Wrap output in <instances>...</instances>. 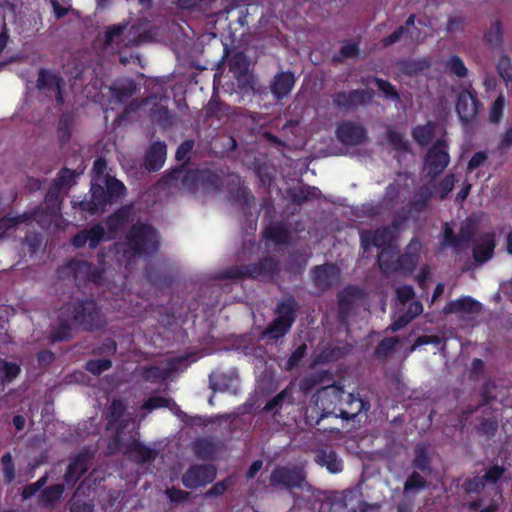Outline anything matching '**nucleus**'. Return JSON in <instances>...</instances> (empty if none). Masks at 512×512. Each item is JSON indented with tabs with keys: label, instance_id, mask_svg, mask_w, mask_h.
Segmentation results:
<instances>
[{
	"label": "nucleus",
	"instance_id": "1",
	"mask_svg": "<svg viewBox=\"0 0 512 512\" xmlns=\"http://www.w3.org/2000/svg\"><path fill=\"white\" fill-rule=\"evenodd\" d=\"M63 186L56 181L51 185L50 189L46 195V211L43 210H33L29 213H23L22 215H18L16 217H4L0 220V239L5 235V233L22 223H30L31 221H36L41 228L49 229L52 223H56L59 219L58 211L59 201L58 194L60 189Z\"/></svg>",
	"mask_w": 512,
	"mask_h": 512
},
{
	"label": "nucleus",
	"instance_id": "2",
	"mask_svg": "<svg viewBox=\"0 0 512 512\" xmlns=\"http://www.w3.org/2000/svg\"><path fill=\"white\" fill-rule=\"evenodd\" d=\"M59 319L64 328L76 324L85 330L102 327L105 321L93 300L78 301L64 305L59 312Z\"/></svg>",
	"mask_w": 512,
	"mask_h": 512
},
{
	"label": "nucleus",
	"instance_id": "3",
	"mask_svg": "<svg viewBox=\"0 0 512 512\" xmlns=\"http://www.w3.org/2000/svg\"><path fill=\"white\" fill-rule=\"evenodd\" d=\"M158 245L159 239L155 229L149 225L137 223L131 227L126 241L116 244V252L117 254L123 253V256L130 258L154 252Z\"/></svg>",
	"mask_w": 512,
	"mask_h": 512
},
{
	"label": "nucleus",
	"instance_id": "4",
	"mask_svg": "<svg viewBox=\"0 0 512 512\" xmlns=\"http://www.w3.org/2000/svg\"><path fill=\"white\" fill-rule=\"evenodd\" d=\"M361 245L367 250L370 245L381 248L378 255V264L380 268L387 272L393 267L390 259L398 255V249L393 246L394 234L390 228L378 229L374 233L370 231H362L360 234Z\"/></svg>",
	"mask_w": 512,
	"mask_h": 512
},
{
	"label": "nucleus",
	"instance_id": "5",
	"mask_svg": "<svg viewBox=\"0 0 512 512\" xmlns=\"http://www.w3.org/2000/svg\"><path fill=\"white\" fill-rule=\"evenodd\" d=\"M344 395L345 391L343 388L337 385L326 386L318 390L314 396L315 407L312 408V413L320 411L322 413L316 423L329 415L338 417V407H340Z\"/></svg>",
	"mask_w": 512,
	"mask_h": 512
},
{
	"label": "nucleus",
	"instance_id": "6",
	"mask_svg": "<svg viewBox=\"0 0 512 512\" xmlns=\"http://www.w3.org/2000/svg\"><path fill=\"white\" fill-rule=\"evenodd\" d=\"M294 309V299H287L280 302L276 309L277 318L265 330L264 336H269L272 339H278L284 336L294 322Z\"/></svg>",
	"mask_w": 512,
	"mask_h": 512
},
{
	"label": "nucleus",
	"instance_id": "7",
	"mask_svg": "<svg viewBox=\"0 0 512 512\" xmlns=\"http://www.w3.org/2000/svg\"><path fill=\"white\" fill-rule=\"evenodd\" d=\"M123 427L117 428L115 442L117 443V449L122 450L129 458L138 461L146 462L155 458V450L141 444L135 435H130L129 438H125L122 432Z\"/></svg>",
	"mask_w": 512,
	"mask_h": 512
},
{
	"label": "nucleus",
	"instance_id": "8",
	"mask_svg": "<svg viewBox=\"0 0 512 512\" xmlns=\"http://www.w3.org/2000/svg\"><path fill=\"white\" fill-rule=\"evenodd\" d=\"M219 177L210 170L189 171L182 178V185L188 192L196 193L199 190L206 192L218 187Z\"/></svg>",
	"mask_w": 512,
	"mask_h": 512
},
{
	"label": "nucleus",
	"instance_id": "9",
	"mask_svg": "<svg viewBox=\"0 0 512 512\" xmlns=\"http://www.w3.org/2000/svg\"><path fill=\"white\" fill-rule=\"evenodd\" d=\"M306 475L300 468L277 467L270 475V485L280 489L304 487Z\"/></svg>",
	"mask_w": 512,
	"mask_h": 512
},
{
	"label": "nucleus",
	"instance_id": "10",
	"mask_svg": "<svg viewBox=\"0 0 512 512\" xmlns=\"http://www.w3.org/2000/svg\"><path fill=\"white\" fill-rule=\"evenodd\" d=\"M450 162L448 147L444 140H438L428 151L424 169L431 177L444 171Z\"/></svg>",
	"mask_w": 512,
	"mask_h": 512
},
{
	"label": "nucleus",
	"instance_id": "11",
	"mask_svg": "<svg viewBox=\"0 0 512 512\" xmlns=\"http://www.w3.org/2000/svg\"><path fill=\"white\" fill-rule=\"evenodd\" d=\"M480 107L476 92L466 89L459 93L456 111L463 123L473 122L477 118Z\"/></svg>",
	"mask_w": 512,
	"mask_h": 512
},
{
	"label": "nucleus",
	"instance_id": "12",
	"mask_svg": "<svg viewBox=\"0 0 512 512\" xmlns=\"http://www.w3.org/2000/svg\"><path fill=\"white\" fill-rule=\"evenodd\" d=\"M131 30L127 24H117L109 26L105 32L104 45L112 50H121L122 48L136 44V40L131 38Z\"/></svg>",
	"mask_w": 512,
	"mask_h": 512
},
{
	"label": "nucleus",
	"instance_id": "13",
	"mask_svg": "<svg viewBox=\"0 0 512 512\" xmlns=\"http://www.w3.org/2000/svg\"><path fill=\"white\" fill-rule=\"evenodd\" d=\"M64 81L60 75L53 71L40 70L37 79V88L49 97H55L58 103H63L62 87Z\"/></svg>",
	"mask_w": 512,
	"mask_h": 512
},
{
	"label": "nucleus",
	"instance_id": "14",
	"mask_svg": "<svg viewBox=\"0 0 512 512\" xmlns=\"http://www.w3.org/2000/svg\"><path fill=\"white\" fill-rule=\"evenodd\" d=\"M216 477V469L211 465L192 466L182 478L185 487L194 489L211 483Z\"/></svg>",
	"mask_w": 512,
	"mask_h": 512
},
{
	"label": "nucleus",
	"instance_id": "15",
	"mask_svg": "<svg viewBox=\"0 0 512 512\" xmlns=\"http://www.w3.org/2000/svg\"><path fill=\"white\" fill-rule=\"evenodd\" d=\"M474 233L475 224L471 221H466L461 225L458 236H455L449 225L445 224L443 245L451 246L460 252L468 245Z\"/></svg>",
	"mask_w": 512,
	"mask_h": 512
},
{
	"label": "nucleus",
	"instance_id": "16",
	"mask_svg": "<svg viewBox=\"0 0 512 512\" xmlns=\"http://www.w3.org/2000/svg\"><path fill=\"white\" fill-rule=\"evenodd\" d=\"M372 90H352L349 92H339L333 97L334 106L341 109H353L359 105L366 104L373 99Z\"/></svg>",
	"mask_w": 512,
	"mask_h": 512
},
{
	"label": "nucleus",
	"instance_id": "17",
	"mask_svg": "<svg viewBox=\"0 0 512 512\" xmlns=\"http://www.w3.org/2000/svg\"><path fill=\"white\" fill-rule=\"evenodd\" d=\"M336 136L343 144L359 145L366 140L367 132L360 124L352 121H344L338 125Z\"/></svg>",
	"mask_w": 512,
	"mask_h": 512
},
{
	"label": "nucleus",
	"instance_id": "18",
	"mask_svg": "<svg viewBox=\"0 0 512 512\" xmlns=\"http://www.w3.org/2000/svg\"><path fill=\"white\" fill-rule=\"evenodd\" d=\"M481 304L471 297L463 296L445 305V314H459L463 318H472L481 311Z\"/></svg>",
	"mask_w": 512,
	"mask_h": 512
},
{
	"label": "nucleus",
	"instance_id": "19",
	"mask_svg": "<svg viewBox=\"0 0 512 512\" xmlns=\"http://www.w3.org/2000/svg\"><path fill=\"white\" fill-rule=\"evenodd\" d=\"M91 198L90 200H84L79 203V206L82 210L88 211L90 213H96L99 211H103L107 203H111L109 201V195L107 190L98 183L94 181L91 184Z\"/></svg>",
	"mask_w": 512,
	"mask_h": 512
},
{
	"label": "nucleus",
	"instance_id": "20",
	"mask_svg": "<svg viewBox=\"0 0 512 512\" xmlns=\"http://www.w3.org/2000/svg\"><path fill=\"white\" fill-rule=\"evenodd\" d=\"M368 409V402L363 401L353 393H345L340 407H338V417L343 419H353L360 412L367 411Z\"/></svg>",
	"mask_w": 512,
	"mask_h": 512
},
{
	"label": "nucleus",
	"instance_id": "21",
	"mask_svg": "<svg viewBox=\"0 0 512 512\" xmlns=\"http://www.w3.org/2000/svg\"><path fill=\"white\" fill-rule=\"evenodd\" d=\"M495 235L494 233H484L479 236L473 248V258L477 263L488 261L494 253Z\"/></svg>",
	"mask_w": 512,
	"mask_h": 512
},
{
	"label": "nucleus",
	"instance_id": "22",
	"mask_svg": "<svg viewBox=\"0 0 512 512\" xmlns=\"http://www.w3.org/2000/svg\"><path fill=\"white\" fill-rule=\"evenodd\" d=\"M339 279V269L332 264L318 266L314 269V283L321 289H327Z\"/></svg>",
	"mask_w": 512,
	"mask_h": 512
},
{
	"label": "nucleus",
	"instance_id": "23",
	"mask_svg": "<svg viewBox=\"0 0 512 512\" xmlns=\"http://www.w3.org/2000/svg\"><path fill=\"white\" fill-rule=\"evenodd\" d=\"M295 84V77L291 72H281L275 75L271 84V92L277 99H283L289 95Z\"/></svg>",
	"mask_w": 512,
	"mask_h": 512
},
{
	"label": "nucleus",
	"instance_id": "24",
	"mask_svg": "<svg viewBox=\"0 0 512 512\" xmlns=\"http://www.w3.org/2000/svg\"><path fill=\"white\" fill-rule=\"evenodd\" d=\"M105 235L104 227L101 225H96L89 230H84L73 237L72 244L73 246L80 248L83 247L86 243L89 244L91 248H95L99 242L103 239Z\"/></svg>",
	"mask_w": 512,
	"mask_h": 512
},
{
	"label": "nucleus",
	"instance_id": "25",
	"mask_svg": "<svg viewBox=\"0 0 512 512\" xmlns=\"http://www.w3.org/2000/svg\"><path fill=\"white\" fill-rule=\"evenodd\" d=\"M166 159V145L164 142H155L149 148L145 157V166L148 170H159Z\"/></svg>",
	"mask_w": 512,
	"mask_h": 512
},
{
	"label": "nucleus",
	"instance_id": "26",
	"mask_svg": "<svg viewBox=\"0 0 512 512\" xmlns=\"http://www.w3.org/2000/svg\"><path fill=\"white\" fill-rule=\"evenodd\" d=\"M133 220L132 208L123 207L112 215L107 221L109 237H113L118 231H121L125 225Z\"/></svg>",
	"mask_w": 512,
	"mask_h": 512
},
{
	"label": "nucleus",
	"instance_id": "27",
	"mask_svg": "<svg viewBox=\"0 0 512 512\" xmlns=\"http://www.w3.org/2000/svg\"><path fill=\"white\" fill-rule=\"evenodd\" d=\"M210 387L215 391L235 390L238 375L235 371L230 374L212 373L210 375Z\"/></svg>",
	"mask_w": 512,
	"mask_h": 512
},
{
	"label": "nucleus",
	"instance_id": "28",
	"mask_svg": "<svg viewBox=\"0 0 512 512\" xmlns=\"http://www.w3.org/2000/svg\"><path fill=\"white\" fill-rule=\"evenodd\" d=\"M87 469L88 467L84 457L78 456L74 458L68 465L64 475L65 484L68 487L74 486Z\"/></svg>",
	"mask_w": 512,
	"mask_h": 512
},
{
	"label": "nucleus",
	"instance_id": "29",
	"mask_svg": "<svg viewBox=\"0 0 512 512\" xmlns=\"http://www.w3.org/2000/svg\"><path fill=\"white\" fill-rule=\"evenodd\" d=\"M69 268L74 272L78 280L97 281L100 276L98 272L86 261H72Z\"/></svg>",
	"mask_w": 512,
	"mask_h": 512
},
{
	"label": "nucleus",
	"instance_id": "30",
	"mask_svg": "<svg viewBox=\"0 0 512 512\" xmlns=\"http://www.w3.org/2000/svg\"><path fill=\"white\" fill-rule=\"evenodd\" d=\"M315 461L325 466L331 473H338L342 471V461L337 457L336 453L332 450H321L315 456Z\"/></svg>",
	"mask_w": 512,
	"mask_h": 512
},
{
	"label": "nucleus",
	"instance_id": "31",
	"mask_svg": "<svg viewBox=\"0 0 512 512\" xmlns=\"http://www.w3.org/2000/svg\"><path fill=\"white\" fill-rule=\"evenodd\" d=\"M503 474V470L495 466L488 470L485 475L482 478H474L473 480H469L465 485V490L467 492H476L480 489V487L484 486L483 479L490 481V482H496Z\"/></svg>",
	"mask_w": 512,
	"mask_h": 512
},
{
	"label": "nucleus",
	"instance_id": "32",
	"mask_svg": "<svg viewBox=\"0 0 512 512\" xmlns=\"http://www.w3.org/2000/svg\"><path fill=\"white\" fill-rule=\"evenodd\" d=\"M496 70L498 75L504 81L506 88L512 95V61L511 58L505 54H502L497 63Z\"/></svg>",
	"mask_w": 512,
	"mask_h": 512
},
{
	"label": "nucleus",
	"instance_id": "33",
	"mask_svg": "<svg viewBox=\"0 0 512 512\" xmlns=\"http://www.w3.org/2000/svg\"><path fill=\"white\" fill-rule=\"evenodd\" d=\"M363 292L357 287H348L339 295V306L342 313L350 309L358 300L362 299Z\"/></svg>",
	"mask_w": 512,
	"mask_h": 512
},
{
	"label": "nucleus",
	"instance_id": "34",
	"mask_svg": "<svg viewBox=\"0 0 512 512\" xmlns=\"http://www.w3.org/2000/svg\"><path fill=\"white\" fill-rule=\"evenodd\" d=\"M440 126L435 123L428 122L425 125L417 126L413 130V138L420 145H426L435 135L436 130H440Z\"/></svg>",
	"mask_w": 512,
	"mask_h": 512
},
{
	"label": "nucleus",
	"instance_id": "35",
	"mask_svg": "<svg viewBox=\"0 0 512 512\" xmlns=\"http://www.w3.org/2000/svg\"><path fill=\"white\" fill-rule=\"evenodd\" d=\"M249 67L247 57L242 52H236L229 58V69L235 78L244 76Z\"/></svg>",
	"mask_w": 512,
	"mask_h": 512
},
{
	"label": "nucleus",
	"instance_id": "36",
	"mask_svg": "<svg viewBox=\"0 0 512 512\" xmlns=\"http://www.w3.org/2000/svg\"><path fill=\"white\" fill-rule=\"evenodd\" d=\"M274 267V262L270 259H266L261 263V266L258 268L257 266H253L251 268L246 267L244 270H233L229 271L226 274V277L235 278V277H242V276H253L256 277L263 273V270L266 268L272 269Z\"/></svg>",
	"mask_w": 512,
	"mask_h": 512
},
{
	"label": "nucleus",
	"instance_id": "37",
	"mask_svg": "<svg viewBox=\"0 0 512 512\" xmlns=\"http://www.w3.org/2000/svg\"><path fill=\"white\" fill-rule=\"evenodd\" d=\"M20 371L21 368L18 364L0 359V379L2 381H12L19 375Z\"/></svg>",
	"mask_w": 512,
	"mask_h": 512
},
{
	"label": "nucleus",
	"instance_id": "38",
	"mask_svg": "<svg viewBox=\"0 0 512 512\" xmlns=\"http://www.w3.org/2000/svg\"><path fill=\"white\" fill-rule=\"evenodd\" d=\"M446 69L452 74L459 78H464L468 75V69L466 68L462 59L456 55L451 56L445 64Z\"/></svg>",
	"mask_w": 512,
	"mask_h": 512
},
{
	"label": "nucleus",
	"instance_id": "39",
	"mask_svg": "<svg viewBox=\"0 0 512 512\" xmlns=\"http://www.w3.org/2000/svg\"><path fill=\"white\" fill-rule=\"evenodd\" d=\"M420 249H421V243L415 239L411 240V242L409 243V245L406 248L405 254L401 257H397L396 262L398 264H403L405 259H408L409 263L411 265H415Z\"/></svg>",
	"mask_w": 512,
	"mask_h": 512
},
{
	"label": "nucleus",
	"instance_id": "40",
	"mask_svg": "<svg viewBox=\"0 0 512 512\" xmlns=\"http://www.w3.org/2000/svg\"><path fill=\"white\" fill-rule=\"evenodd\" d=\"M109 201H114L125 194L126 188L122 182L114 178L106 179Z\"/></svg>",
	"mask_w": 512,
	"mask_h": 512
},
{
	"label": "nucleus",
	"instance_id": "41",
	"mask_svg": "<svg viewBox=\"0 0 512 512\" xmlns=\"http://www.w3.org/2000/svg\"><path fill=\"white\" fill-rule=\"evenodd\" d=\"M505 106V98L503 94H499L489 109V120L492 123L500 122Z\"/></svg>",
	"mask_w": 512,
	"mask_h": 512
},
{
	"label": "nucleus",
	"instance_id": "42",
	"mask_svg": "<svg viewBox=\"0 0 512 512\" xmlns=\"http://www.w3.org/2000/svg\"><path fill=\"white\" fill-rule=\"evenodd\" d=\"M415 25V15H410L406 21V27H400L398 30L393 32L391 35L383 39L384 46H390L400 40L402 35L406 30H409V27H414Z\"/></svg>",
	"mask_w": 512,
	"mask_h": 512
},
{
	"label": "nucleus",
	"instance_id": "43",
	"mask_svg": "<svg viewBox=\"0 0 512 512\" xmlns=\"http://www.w3.org/2000/svg\"><path fill=\"white\" fill-rule=\"evenodd\" d=\"M487 43L492 47L500 46L502 42V31L499 22H494L485 34Z\"/></svg>",
	"mask_w": 512,
	"mask_h": 512
},
{
	"label": "nucleus",
	"instance_id": "44",
	"mask_svg": "<svg viewBox=\"0 0 512 512\" xmlns=\"http://www.w3.org/2000/svg\"><path fill=\"white\" fill-rule=\"evenodd\" d=\"M63 494V486L60 484H55L42 492V501L49 505L58 501Z\"/></svg>",
	"mask_w": 512,
	"mask_h": 512
},
{
	"label": "nucleus",
	"instance_id": "45",
	"mask_svg": "<svg viewBox=\"0 0 512 512\" xmlns=\"http://www.w3.org/2000/svg\"><path fill=\"white\" fill-rule=\"evenodd\" d=\"M124 413V406L121 401L114 400L109 407L108 429L117 424Z\"/></svg>",
	"mask_w": 512,
	"mask_h": 512
},
{
	"label": "nucleus",
	"instance_id": "46",
	"mask_svg": "<svg viewBox=\"0 0 512 512\" xmlns=\"http://www.w3.org/2000/svg\"><path fill=\"white\" fill-rule=\"evenodd\" d=\"M425 487L424 479L417 473L410 475L404 486V493L409 494L417 492Z\"/></svg>",
	"mask_w": 512,
	"mask_h": 512
},
{
	"label": "nucleus",
	"instance_id": "47",
	"mask_svg": "<svg viewBox=\"0 0 512 512\" xmlns=\"http://www.w3.org/2000/svg\"><path fill=\"white\" fill-rule=\"evenodd\" d=\"M373 82L376 84L378 89L384 94L386 98L395 101L399 100V94L392 84L379 78H374Z\"/></svg>",
	"mask_w": 512,
	"mask_h": 512
},
{
	"label": "nucleus",
	"instance_id": "48",
	"mask_svg": "<svg viewBox=\"0 0 512 512\" xmlns=\"http://www.w3.org/2000/svg\"><path fill=\"white\" fill-rule=\"evenodd\" d=\"M173 370H176L174 363H172L169 367L154 366L147 369L145 372V378L148 380H154L156 378L164 379L168 377L169 373Z\"/></svg>",
	"mask_w": 512,
	"mask_h": 512
},
{
	"label": "nucleus",
	"instance_id": "49",
	"mask_svg": "<svg viewBox=\"0 0 512 512\" xmlns=\"http://www.w3.org/2000/svg\"><path fill=\"white\" fill-rule=\"evenodd\" d=\"M265 236L276 243H284L288 239L286 230L280 225L269 227L265 232Z\"/></svg>",
	"mask_w": 512,
	"mask_h": 512
},
{
	"label": "nucleus",
	"instance_id": "50",
	"mask_svg": "<svg viewBox=\"0 0 512 512\" xmlns=\"http://www.w3.org/2000/svg\"><path fill=\"white\" fill-rule=\"evenodd\" d=\"M110 367L111 361L108 359L91 360L86 364V369L95 375H98L103 371L108 370Z\"/></svg>",
	"mask_w": 512,
	"mask_h": 512
},
{
	"label": "nucleus",
	"instance_id": "51",
	"mask_svg": "<svg viewBox=\"0 0 512 512\" xmlns=\"http://www.w3.org/2000/svg\"><path fill=\"white\" fill-rule=\"evenodd\" d=\"M428 461L427 449L422 445L417 446L414 458L415 467L424 471L428 468Z\"/></svg>",
	"mask_w": 512,
	"mask_h": 512
},
{
	"label": "nucleus",
	"instance_id": "52",
	"mask_svg": "<svg viewBox=\"0 0 512 512\" xmlns=\"http://www.w3.org/2000/svg\"><path fill=\"white\" fill-rule=\"evenodd\" d=\"M3 465V475L7 482H11L15 477V469L10 453H5L1 459Z\"/></svg>",
	"mask_w": 512,
	"mask_h": 512
},
{
	"label": "nucleus",
	"instance_id": "53",
	"mask_svg": "<svg viewBox=\"0 0 512 512\" xmlns=\"http://www.w3.org/2000/svg\"><path fill=\"white\" fill-rule=\"evenodd\" d=\"M454 182V176L447 175L435 188L434 193L440 198H444L453 189Z\"/></svg>",
	"mask_w": 512,
	"mask_h": 512
},
{
	"label": "nucleus",
	"instance_id": "54",
	"mask_svg": "<svg viewBox=\"0 0 512 512\" xmlns=\"http://www.w3.org/2000/svg\"><path fill=\"white\" fill-rule=\"evenodd\" d=\"M142 407L148 411L161 407H170V400L164 397H151L143 404Z\"/></svg>",
	"mask_w": 512,
	"mask_h": 512
},
{
	"label": "nucleus",
	"instance_id": "55",
	"mask_svg": "<svg viewBox=\"0 0 512 512\" xmlns=\"http://www.w3.org/2000/svg\"><path fill=\"white\" fill-rule=\"evenodd\" d=\"M497 428L498 423L495 419H487L480 424L478 431L482 435L490 436L495 434Z\"/></svg>",
	"mask_w": 512,
	"mask_h": 512
},
{
	"label": "nucleus",
	"instance_id": "56",
	"mask_svg": "<svg viewBox=\"0 0 512 512\" xmlns=\"http://www.w3.org/2000/svg\"><path fill=\"white\" fill-rule=\"evenodd\" d=\"M396 294H397L398 300L402 304H404L413 298L414 290H413L412 286L404 285V286H400L396 289Z\"/></svg>",
	"mask_w": 512,
	"mask_h": 512
},
{
	"label": "nucleus",
	"instance_id": "57",
	"mask_svg": "<svg viewBox=\"0 0 512 512\" xmlns=\"http://www.w3.org/2000/svg\"><path fill=\"white\" fill-rule=\"evenodd\" d=\"M441 343V338L435 335L432 336H421L416 339L414 344L412 345L410 351H415L418 347L426 344H435L438 345Z\"/></svg>",
	"mask_w": 512,
	"mask_h": 512
},
{
	"label": "nucleus",
	"instance_id": "58",
	"mask_svg": "<svg viewBox=\"0 0 512 512\" xmlns=\"http://www.w3.org/2000/svg\"><path fill=\"white\" fill-rule=\"evenodd\" d=\"M482 84L486 90V92L494 91L497 87V79L496 77L488 72L487 70H484L482 72Z\"/></svg>",
	"mask_w": 512,
	"mask_h": 512
},
{
	"label": "nucleus",
	"instance_id": "59",
	"mask_svg": "<svg viewBox=\"0 0 512 512\" xmlns=\"http://www.w3.org/2000/svg\"><path fill=\"white\" fill-rule=\"evenodd\" d=\"M305 352H306V345L305 344L300 345L288 359L287 368L290 369V368H293L294 366H297L299 361L303 358Z\"/></svg>",
	"mask_w": 512,
	"mask_h": 512
},
{
	"label": "nucleus",
	"instance_id": "60",
	"mask_svg": "<svg viewBox=\"0 0 512 512\" xmlns=\"http://www.w3.org/2000/svg\"><path fill=\"white\" fill-rule=\"evenodd\" d=\"M46 483L45 478H40L37 482L24 487L22 496L24 499L32 497L44 484Z\"/></svg>",
	"mask_w": 512,
	"mask_h": 512
},
{
	"label": "nucleus",
	"instance_id": "61",
	"mask_svg": "<svg viewBox=\"0 0 512 512\" xmlns=\"http://www.w3.org/2000/svg\"><path fill=\"white\" fill-rule=\"evenodd\" d=\"M388 139L397 150L406 149V142L404 141L403 135L395 131L388 132Z\"/></svg>",
	"mask_w": 512,
	"mask_h": 512
},
{
	"label": "nucleus",
	"instance_id": "62",
	"mask_svg": "<svg viewBox=\"0 0 512 512\" xmlns=\"http://www.w3.org/2000/svg\"><path fill=\"white\" fill-rule=\"evenodd\" d=\"M229 484L227 480L216 483L206 492V497L222 495L228 489Z\"/></svg>",
	"mask_w": 512,
	"mask_h": 512
},
{
	"label": "nucleus",
	"instance_id": "63",
	"mask_svg": "<svg viewBox=\"0 0 512 512\" xmlns=\"http://www.w3.org/2000/svg\"><path fill=\"white\" fill-rule=\"evenodd\" d=\"M166 495L172 502H181L188 498L189 493L181 489L172 488L166 490Z\"/></svg>",
	"mask_w": 512,
	"mask_h": 512
},
{
	"label": "nucleus",
	"instance_id": "64",
	"mask_svg": "<svg viewBox=\"0 0 512 512\" xmlns=\"http://www.w3.org/2000/svg\"><path fill=\"white\" fill-rule=\"evenodd\" d=\"M487 159V155L484 152L475 153L468 163V170L472 171L480 167Z\"/></svg>",
	"mask_w": 512,
	"mask_h": 512
}]
</instances>
